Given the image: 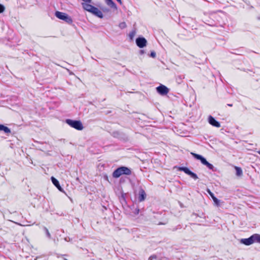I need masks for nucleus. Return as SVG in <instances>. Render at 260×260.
<instances>
[{
    "mask_svg": "<svg viewBox=\"0 0 260 260\" xmlns=\"http://www.w3.org/2000/svg\"><path fill=\"white\" fill-rule=\"evenodd\" d=\"M82 6H83V8L85 10H86L89 12H91V13L93 8L94 7V6H92V5H91L89 4H86V3H82Z\"/></svg>",
    "mask_w": 260,
    "mask_h": 260,
    "instance_id": "obj_12",
    "label": "nucleus"
},
{
    "mask_svg": "<svg viewBox=\"0 0 260 260\" xmlns=\"http://www.w3.org/2000/svg\"><path fill=\"white\" fill-rule=\"evenodd\" d=\"M136 42L137 46L140 48H143L146 46L147 40L144 38H138Z\"/></svg>",
    "mask_w": 260,
    "mask_h": 260,
    "instance_id": "obj_7",
    "label": "nucleus"
},
{
    "mask_svg": "<svg viewBox=\"0 0 260 260\" xmlns=\"http://www.w3.org/2000/svg\"><path fill=\"white\" fill-rule=\"evenodd\" d=\"M179 170L183 171L185 173L189 175L191 178H192L194 180H196L198 178V176L196 174L190 171L188 169V168H187L186 167H180L179 168Z\"/></svg>",
    "mask_w": 260,
    "mask_h": 260,
    "instance_id": "obj_6",
    "label": "nucleus"
},
{
    "mask_svg": "<svg viewBox=\"0 0 260 260\" xmlns=\"http://www.w3.org/2000/svg\"><path fill=\"white\" fill-rule=\"evenodd\" d=\"M207 192L208 193L210 194V196H211V197L212 198V199L213 200V198H216L214 196V194L209 190V189H207Z\"/></svg>",
    "mask_w": 260,
    "mask_h": 260,
    "instance_id": "obj_22",
    "label": "nucleus"
},
{
    "mask_svg": "<svg viewBox=\"0 0 260 260\" xmlns=\"http://www.w3.org/2000/svg\"><path fill=\"white\" fill-rule=\"evenodd\" d=\"M64 260H68V259H66V258H64Z\"/></svg>",
    "mask_w": 260,
    "mask_h": 260,
    "instance_id": "obj_33",
    "label": "nucleus"
},
{
    "mask_svg": "<svg viewBox=\"0 0 260 260\" xmlns=\"http://www.w3.org/2000/svg\"><path fill=\"white\" fill-rule=\"evenodd\" d=\"M106 2L108 6H109L111 8H114L115 9H117L116 5L112 0H106Z\"/></svg>",
    "mask_w": 260,
    "mask_h": 260,
    "instance_id": "obj_16",
    "label": "nucleus"
},
{
    "mask_svg": "<svg viewBox=\"0 0 260 260\" xmlns=\"http://www.w3.org/2000/svg\"><path fill=\"white\" fill-rule=\"evenodd\" d=\"M141 53H143V52L142 50H141Z\"/></svg>",
    "mask_w": 260,
    "mask_h": 260,
    "instance_id": "obj_31",
    "label": "nucleus"
},
{
    "mask_svg": "<svg viewBox=\"0 0 260 260\" xmlns=\"http://www.w3.org/2000/svg\"><path fill=\"white\" fill-rule=\"evenodd\" d=\"M44 230H45V231L46 232V235L48 236V237L50 238L51 237V235H50V234L49 233L48 229L46 228L45 227L44 228Z\"/></svg>",
    "mask_w": 260,
    "mask_h": 260,
    "instance_id": "obj_23",
    "label": "nucleus"
},
{
    "mask_svg": "<svg viewBox=\"0 0 260 260\" xmlns=\"http://www.w3.org/2000/svg\"><path fill=\"white\" fill-rule=\"evenodd\" d=\"M5 9V7L2 4H0V13H3Z\"/></svg>",
    "mask_w": 260,
    "mask_h": 260,
    "instance_id": "obj_24",
    "label": "nucleus"
},
{
    "mask_svg": "<svg viewBox=\"0 0 260 260\" xmlns=\"http://www.w3.org/2000/svg\"><path fill=\"white\" fill-rule=\"evenodd\" d=\"M240 242L246 245H250L254 243L252 235L247 239H242Z\"/></svg>",
    "mask_w": 260,
    "mask_h": 260,
    "instance_id": "obj_10",
    "label": "nucleus"
},
{
    "mask_svg": "<svg viewBox=\"0 0 260 260\" xmlns=\"http://www.w3.org/2000/svg\"><path fill=\"white\" fill-rule=\"evenodd\" d=\"M229 106H232V105L229 104L228 105Z\"/></svg>",
    "mask_w": 260,
    "mask_h": 260,
    "instance_id": "obj_30",
    "label": "nucleus"
},
{
    "mask_svg": "<svg viewBox=\"0 0 260 260\" xmlns=\"http://www.w3.org/2000/svg\"><path fill=\"white\" fill-rule=\"evenodd\" d=\"M252 238L253 239L254 242L260 243V235L257 234H254L252 235Z\"/></svg>",
    "mask_w": 260,
    "mask_h": 260,
    "instance_id": "obj_17",
    "label": "nucleus"
},
{
    "mask_svg": "<svg viewBox=\"0 0 260 260\" xmlns=\"http://www.w3.org/2000/svg\"><path fill=\"white\" fill-rule=\"evenodd\" d=\"M135 35L136 32L135 31H133L129 34V37L131 40H133Z\"/></svg>",
    "mask_w": 260,
    "mask_h": 260,
    "instance_id": "obj_19",
    "label": "nucleus"
},
{
    "mask_svg": "<svg viewBox=\"0 0 260 260\" xmlns=\"http://www.w3.org/2000/svg\"><path fill=\"white\" fill-rule=\"evenodd\" d=\"M119 27L121 29H123L126 27V24L124 22H123L119 24Z\"/></svg>",
    "mask_w": 260,
    "mask_h": 260,
    "instance_id": "obj_20",
    "label": "nucleus"
},
{
    "mask_svg": "<svg viewBox=\"0 0 260 260\" xmlns=\"http://www.w3.org/2000/svg\"><path fill=\"white\" fill-rule=\"evenodd\" d=\"M156 258L157 257L155 255H152L149 257L148 260H152L153 259H156Z\"/></svg>",
    "mask_w": 260,
    "mask_h": 260,
    "instance_id": "obj_25",
    "label": "nucleus"
},
{
    "mask_svg": "<svg viewBox=\"0 0 260 260\" xmlns=\"http://www.w3.org/2000/svg\"><path fill=\"white\" fill-rule=\"evenodd\" d=\"M120 4H122V2L121 0H117Z\"/></svg>",
    "mask_w": 260,
    "mask_h": 260,
    "instance_id": "obj_28",
    "label": "nucleus"
},
{
    "mask_svg": "<svg viewBox=\"0 0 260 260\" xmlns=\"http://www.w3.org/2000/svg\"><path fill=\"white\" fill-rule=\"evenodd\" d=\"M213 200L216 206H219V200H218L216 198H214Z\"/></svg>",
    "mask_w": 260,
    "mask_h": 260,
    "instance_id": "obj_21",
    "label": "nucleus"
},
{
    "mask_svg": "<svg viewBox=\"0 0 260 260\" xmlns=\"http://www.w3.org/2000/svg\"><path fill=\"white\" fill-rule=\"evenodd\" d=\"M55 16L57 18L64 20L69 24L72 23L73 22L72 18L68 14L56 11L55 13Z\"/></svg>",
    "mask_w": 260,
    "mask_h": 260,
    "instance_id": "obj_3",
    "label": "nucleus"
},
{
    "mask_svg": "<svg viewBox=\"0 0 260 260\" xmlns=\"http://www.w3.org/2000/svg\"><path fill=\"white\" fill-rule=\"evenodd\" d=\"M51 180L53 183V184L61 191H62V188L61 187V186L59 185L58 181L54 177H51Z\"/></svg>",
    "mask_w": 260,
    "mask_h": 260,
    "instance_id": "obj_14",
    "label": "nucleus"
},
{
    "mask_svg": "<svg viewBox=\"0 0 260 260\" xmlns=\"http://www.w3.org/2000/svg\"><path fill=\"white\" fill-rule=\"evenodd\" d=\"M258 153L260 155V150L258 151Z\"/></svg>",
    "mask_w": 260,
    "mask_h": 260,
    "instance_id": "obj_29",
    "label": "nucleus"
},
{
    "mask_svg": "<svg viewBox=\"0 0 260 260\" xmlns=\"http://www.w3.org/2000/svg\"><path fill=\"white\" fill-rule=\"evenodd\" d=\"M150 56L153 57V58H154L155 56H156V53L154 51H152L151 52V54H150Z\"/></svg>",
    "mask_w": 260,
    "mask_h": 260,
    "instance_id": "obj_26",
    "label": "nucleus"
},
{
    "mask_svg": "<svg viewBox=\"0 0 260 260\" xmlns=\"http://www.w3.org/2000/svg\"><path fill=\"white\" fill-rule=\"evenodd\" d=\"M191 154H192V156H194V158H196L197 159L200 160L201 162L204 165H205L207 167H208L209 169H210V170L213 169V168H214L212 164L208 162L206 160V159L204 157H203L202 155L197 154L196 153H192V152H191Z\"/></svg>",
    "mask_w": 260,
    "mask_h": 260,
    "instance_id": "obj_5",
    "label": "nucleus"
},
{
    "mask_svg": "<svg viewBox=\"0 0 260 260\" xmlns=\"http://www.w3.org/2000/svg\"><path fill=\"white\" fill-rule=\"evenodd\" d=\"M64 260H68V259H66V258H64Z\"/></svg>",
    "mask_w": 260,
    "mask_h": 260,
    "instance_id": "obj_32",
    "label": "nucleus"
},
{
    "mask_svg": "<svg viewBox=\"0 0 260 260\" xmlns=\"http://www.w3.org/2000/svg\"><path fill=\"white\" fill-rule=\"evenodd\" d=\"M139 209H136L134 211V213L136 214H139Z\"/></svg>",
    "mask_w": 260,
    "mask_h": 260,
    "instance_id": "obj_27",
    "label": "nucleus"
},
{
    "mask_svg": "<svg viewBox=\"0 0 260 260\" xmlns=\"http://www.w3.org/2000/svg\"><path fill=\"white\" fill-rule=\"evenodd\" d=\"M0 131H4L6 134H9L11 133L10 129L3 124H0Z\"/></svg>",
    "mask_w": 260,
    "mask_h": 260,
    "instance_id": "obj_15",
    "label": "nucleus"
},
{
    "mask_svg": "<svg viewBox=\"0 0 260 260\" xmlns=\"http://www.w3.org/2000/svg\"><path fill=\"white\" fill-rule=\"evenodd\" d=\"M191 154H192V156H194V158H196L197 159L200 160L201 162L204 165H205L207 167H208L209 169H210V170L213 169V168H214L212 164L208 162L206 160V159L204 157H203L202 155L197 154L196 153H192V152H191Z\"/></svg>",
    "mask_w": 260,
    "mask_h": 260,
    "instance_id": "obj_4",
    "label": "nucleus"
},
{
    "mask_svg": "<svg viewBox=\"0 0 260 260\" xmlns=\"http://www.w3.org/2000/svg\"><path fill=\"white\" fill-rule=\"evenodd\" d=\"M146 198V193L144 190L141 189L139 192V201L140 202L143 201Z\"/></svg>",
    "mask_w": 260,
    "mask_h": 260,
    "instance_id": "obj_13",
    "label": "nucleus"
},
{
    "mask_svg": "<svg viewBox=\"0 0 260 260\" xmlns=\"http://www.w3.org/2000/svg\"><path fill=\"white\" fill-rule=\"evenodd\" d=\"M209 123L213 126L216 127H220V124L219 122L217 121L212 116L208 117Z\"/></svg>",
    "mask_w": 260,
    "mask_h": 260,
    "instance_id": "obj_9",
    "label": "nucleus"
},
{
    "mask_svg": "<svg viewBox=\"0 0 260 260\" xmlns=\"http://www.w3.org/2000/svg\"><path fill=\"white\" fill-rule=\"evenodd\" d=\"M235 169L236 171V175L238 176H241L243 173L242 169L238 167H235Z\"/></svg>",
    "mask_w": 260,
    "mask_h": 260,
    "instance_id": "obj_18",
    "label": "nucleus"
},
{
    "mask_svg": "<svg viewBox=\"0 0 260 260\" xmlns=\"http://www.w3.org/2000/svg\"><path fill=\"white\" fill-rule=\"evenodd\" d=\"M131 171L129 169L125 167H121L114 171L113 173V176L114 178H118L123 174L130 175Z\"/></svg>",
    "mask_w": 260,
    "mask_h": 260,
    "instance_id": "obj_1",
    "label": "nucleus"
},
{
    "mask_svg": "<svg viewBox=\"0 0 260 260\" xmlns=\"http://www.w3.org/2000/svg\"><path fill=\"white\" fill-rule=\"evenodd\" d=\"M156 90L161 95H166L169 92V89L163 85L157 87Z\"/></svg>",
    "mask_w": 260,
    "mask_h": 260,
    "instance_id": "obj_8",
    "label": "nucleus"
},
{
    "mask_svg": "<svg viewBox=\"0 0 260 260\" xmlns=\"http://www.w3.org/2000/svg\"><path fill=\"white\" fill-rule=\"evenodd\" d=\"M66 122L70 126L78 131H81L84 128L82 122L79 120H73L68 119L66 120Z\"/></svg>",
    "mask_w": 260,
    "mask_h": 260,
    "instance_id": "obj_2",
    "label": "nucleus"
},
{
    "mask_svg": "<svg viewBox=\"0 0 260 260\" xmlns=\"http://www.w3.org/2000/svg\"><path fill=\"white\" fill-rule=\"evenodd\" d=\"M91 13L93 14L99 18H102L103 17V14L102 12L96 7L93 8Z\"/></svg>",
    "mask_w": 260,
    "mask_h": 260,
    "instance_id": "obj_11",
    "label": "nucleus"
}]
</instances>
